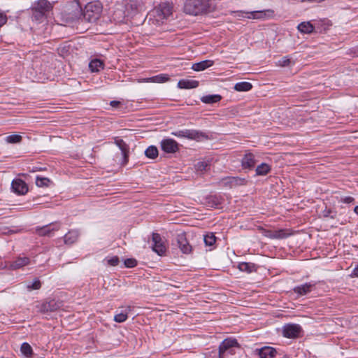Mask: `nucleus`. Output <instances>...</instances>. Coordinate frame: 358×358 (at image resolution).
Listing matches in <instances>:
<instances>
[{
	"label": "nucleus",
	"mask_w": 358,
	"mask_h": 358,
	"mask_svg": "<svg viewBox=\"0 0 358 358\" xmlns=\"http://www.w3.org/2000/svg\"><path fill=\"white\" fill-rule=\"evenodd\" d=\"M158 149L155 145H150L145 150V156L150 159H155L158 156Z\"/></svg>",
	"instance_id": "29"
},
{
	"label": "nucleus",
	"mask_w": 358,
	"mask_h": 358,
	"mask_svg": "<svg viewBox=\"0 0 358 358\" xmlns=\"http://www.w3.org/2000/svg\"><path fill=\"white\" fill-rule=\"evenodd\" d=\"M271 171V166L266 163H262L255 169L257 176H266Z\"/></svg>",
	"instance_id": "26"
},
{
	"label": "nucleus",
	"mask_w": 358,
	"mask_h": 358,
	"mask_svg": "<svg viewBox=\"0 0 358 358\" xmlns=\"http://www.w3.org/2000/svg\"><path fill=\"white\" fill-rule=\"evenodd\" d=\"M264 235L266 237L273 239H282L288 236V234L284 229H280L276 231L265 230Z\"/></svg>",
	"instance_id": "18"
},
{
	"label": "nucleus",
	"mask_w": 358,
	"mask_h": 358,
	"mask_svg": "<svg viewBox=\"0 0 358 358\" xmlns=\"http://www.w3.org/2000/svg\"><path fill=\"white\" fill-rule=\"evenodd\" d=\"M52 8L50 3L47 0H38L31 8L32 20L41 22Z\"/></svg>",
	"instance_id": "3"
},
{
	"label": "nucleus",
	"mask_w": 358,
	"mask_h": 358,
	"mask_svg": "<svg viewBox=\"0 0 358 358\" xmlns=\"http://www.w3.org/2000/svg\"><path fill=\"white\" fill-rule=\"evenodd\" d=\"M120 262L119 257L117 256H114L110 259H108V264L112 266H117Z\"/></svg>",
	"instance_id": "42"
},
{
	"label": "nucleus",
	"mask_w": 358,
	"mask_h": 358,
	"mask_svg": "<svg viewBox=\"0 0 358 358\" xmlns=\"http://www.w3.org/2000/svg\"><path fill=\"white\" fill-rule=\"evenodd\" d=\"M238 268L241 271L250 273L257 271V266L251 262H241L238 264Z\"/></svg>",
	"instance_id": "21"
},
{
	"label": "nucleus",
	"mask_w": 358,
	"mask_h": 358,
	"mask_svg": "<svg viewBox=\"0 0 358 358\" xmlns=\"http://www.w3.org/2000/svg\"><path fill=\"white\" fill-rule=\"evenodd\" d=\"M199 81L195 80L181 79L178 83L180 89H194L199 86Z\"/></svg>",
	"instance_id": "19"
},
{
	"label": "nucleus",
	"mask_w": 358,
	"mask_h": 358,
	"mask_svg": "<svg viewBox=\"0 0 358 358\" xmlns=\"http://www.w3.org/2000/svg\"><path fill=\"white\" fill-rule=\"evenodd\" d=\"M154 13L159 20L166 19L172 14V6L168 2L161 3L155 8Z\"/></svg>",
	"instance_id": "6"
},
{
	"label": "nucleus",
	"mask_w": 358,
	"mask_h": 358,
	"mask_svg": "<svg viewBox=\"0 0 358 358\" xmlns=\"http://www.w3.org/2000/svg\"><path fill=\"white\" fill-rule=\"evenodd\" d=\"M261 13H261V12H259V11H255V12H252V13H251V15H252V17H253V18H258V17H259L258 15H259V14H261Z\"/></svg>",
	"instance_id": "46"
},
{
	"label": "nucleus",
	"mask_w": 358,
	"mask_h": 358,
	"mask_svg": "<svg viewBox=\"0 0 358 358\" xmlns=\"http://www.w3.org/2000/svg\"><path fill=\"white\" fill-rule=\"evenodd\" d=\"M169 76L166 74H160L156 76H153L150 78V80H152V82L158 83H162L169 80Z\"/></svg>",
	"instance_id": "36"
},
{
	"label": "nucleus",
	"mask_w": 358,
	"mask_h": 358,
	"mask_svg": "<svg viewBox=\"0 0 358 358\" xmlns=\"http://www.w3.org/2000/svg\"><path fill=\"white\" fill-rule=\"evenodd\" d=\"M60 229V224L58 222L49 224L42 227L36 229V234L40 236H51L53 233Z\"/></svg>",
	"instance_id": "8"
},
{
	"label": "nucleus",
	"mask_w": 358,
	"mask_h": 358,
	"mask_svg": "<svg viewBox=\"0 0 358 358\" xmlns=\"http://www.w3.org/2000/svg\"><path fill=\"white\" fill-rule=\"evenodd\" d=\"M322 215L324 217H329L331 219H334L336 217L337 213H336V211H335L331 208H327L326 207L325 209L322 211Z\"/></svg>",
	"instance_id": "37"
},
{
	"label": "nucleus",
	"mask_w": 358,
	"mask_h": 358,
	"mask_svg": "<svg viewBox=\"0 0 358 358\" xmlns=\"http://www.w3.org/2000/svg\"><path fill=\"white\" fill-rule=\"evenodd\" d=\"M80 236V231L78 229H71L66 233L64 236V241L65 244L72 245L76 243Z\"/></svg>",
	"instance_id": "17"
},
{
	"label": "nucleus",
	"mask_w": 358,
	"mask_h": 358,
	"mask_svg": "<svg viewBox=\"0 0 358 358\" xmlns=\"http://www.w3.org/2000/svg\"><path fill=\"white\" fill-rule=\"evenodd\" d=\"M214 9L211 0H187L184 5L185 13L192 15L210 13Z\"/></svg>",
	"instance_id": "1"
},
{
	"label": "nucleus",
	"mask_w": 358,
	"mask_h": 358,
	"mask_svg": "<svg viewBox=\"0 0 358 358\" xmlns=\"http://www.w3.org/2000/svg\"><path fill=\"white\" fill-rule=\"evenodd\" d=\"M214 62L212 60H203L200 62L194 64L192 66V69L195 71H201L212 66Z\"/></svg>",
	"instance_id": "22"
},
{
	"label": "nucleus",
	"mask_w": 358,
	"mask_h": 358,
	"mask_svg": "<svg viewBox=\"0 0 358 358\" xmlns=\"http://www.w3.org/2000/svg\"><path fill=\"white\" fill-rule=\"evenodd\" d=\"M248 180L241 177H224L222 178L219 184L229 188H234L239 186L246 185Z\"/></svg>",
	"instance_id": "4"
},
{
	"label": "nucleus",
	"mask_w": 358,
	"mask_h": 358,
	"mask_svg": "<svg viewBox=\"0 0 358 358\" xmlns=\"http://www.w3.org/2000/svg\"><path fill=\"white\" fill-rule=\"evenodd\" d=\"M59 308V306L57 304V303L54 301H50L49 302H47L45 303H43L42 306V308L43 311H54L57 310Z\"/></svg>",
	"instance_id": "32"
},
{
	"label": "nucleus",
	"mask_w": 358,
	"mask_h": 358,
	"mask_svg": "<svg viewBox=\"0 0 358 358\" xmlns=\"http://www.w3.org/2000/svg\"><path fill=\"white\" fill-rule=\"evenodd\" d=\"M298 30L303 34H311L315 27L310 22H302L297 26Z\"/></svg>",
	"instance_id": "24"
},
{
	"label": "nucleus",
	"mask_w": 358,
	"mask_h": 358,
	"mask_svg": "<svg viewBox=\"0 0 358 358\" xmlns=\"http://www.w3.org/2000/svg\"><path fill=\"white\" fill-rule=\"evenodd\" d=\"M255 353L259 358H274L278 352L275 348L271 346H264L255 350Z\"/></svg>",
	"instance_id": "14"
},
{
	"label": "nucleus",
	"mask_w": 358,
	"mask_h": 358,
	"mask_svg": "<svg viewBox=\"0 0 358 358\" xmlns=\"http://www.w3.org/2000/svg\"><path fill=\"white\" fill-rule=\"evenodd\" d=\"M152 250L159 256L163 255L166 252V248L164 245L161 236L157 233H152Z\"/></svg>",
	"instance_id": "9"
},
{
	"label": "nucleus",
	"mask_w": 358,
	"mask_h": 358,
	"mask_svg": "<svg viewBox=\"0 0 358 358\" xmlns=\"http://www.w3.org/2000/svg\"><path fill=\"white\" fill-rule=\"evenodd\" d=\"M208 164L206 162H199L196 164V169L198 171H203L206 169Z\"/></svg>",
	"instance_id": "41"
},
{
	"label": "nucleus",
	"mask_w": 358,
	"mask_h": 358,
	"mask_svg": "<svg viewBox=\"0 0 358 358\" xmlns=\"http://www.w3.org/2000/svg\"><path fill=\"white\" fill-rule=\"evenodd\" d=\"M41 170H43V169L41 167L33 166L31 170H30L29 171L30 172H36V171H41Z\"/></svg>",
	"instance_id": "48"
},
{
	"label": "nucleus",
	"mask_w": 358,
	"mask_h": 358,
	"mask_svg": "<svg viewBox=\"0 0 358 358\" xmlns=\"http://www.w3.org/2000/svg\"><path fill=\"white\" fill-rule=\"evenodd\" d=\"M238 343L236 339L227 338L224 339L219 346V357L224 358L225 353L229 352L232 354V348L238 346Z\"/></svg>",
	"instance_id": "7"
},
{
	"label": "nucleus",
	"mask_w": 358,
	"mask_h": 358,
	"mask_svg": "<svg viewBox=\"0 0 358 358\" xmlns=\"http://www.w3.org/2000/svg\"><path fill=\"white\" fill-rule=\"evenodd\" d=\"M50 182V180L48 178L41 177L39 176L36 178V185L39 187H48Z\"/></svg>",
	"instance_id": "31"
},
{
	"label": "nucleus",
	"mask_w": 358,
	"mask_h": 358,
	"mask_svg": "<svg viewBox=\"0 0 358 358\" xmlns=\"http://www.w3.org/2000/svg\"><path fill=\"white\" fill-rule=\"evenodd\" d=\"M22 137L19 134H12L6 137V142L8 143H19L22 141Z\"/></svg>",
	"instance_id": "34"
},
{
	"label": "nucleus",
	"mask_w": 358,
	"mask_h": 358,
	"mask_svg": "<svg viewBox=\"0 0 358 358\" xmlns=\"http://www.w3.org/2000/svg\"><path fill=\"white\" fill-rule=\"evenodd\" d=\"M252 88V85L249 82L237 83L234 86V90L238 92H248Z\"/></svg>",
	"instance_id": "28"
},
{
	"label": "nucleus",
	"mask_w": 358,
	"mask_h": 358,
	"mask_svg": "<svg viewBox=\"0 0 358 358\" xmlns=\"http://www.w3.org/2000/svg\"><path fill=\"white\" fill-rule=\"evenodd\" d=\"M354 212L358 215V206H355L354 208Z\"/></svg>",
	"instance_id": "52"
},
{
	"label": "nucleus",
	"mask_w": 358,
	"mask_h": 358,
	"mask_svg": "<svg viewBox=\"0 0 358 358\" xmlns=\"http://www.w3.org/2000/svg\"><path fill=\"white\" fill-rule=\"evenodd\" d=\"M110 104L113 107H116V106H117L120 104V101H111Z\"/></svg>",
	"instance_id": "47"
},
{
	"label": "nucleus",
	"mask_w": 358,
	"mask_h": 358,
	"mask_svg": "<svg viewBox=\"0 0 358 358\" xmlns=\"http://www.w3.org/2000/svg\"><path fill=\"white\" fill-rule=\"evenodd\" d=\"M29 258L27 257H18L13 262L10 266L12 269H17L29 264Z\"/></svg>",
	"instance_id": "23"
},
{
	"label": "nucleus",
	"mask_w": 358,
	"mask_h": 358,
	"mask_svg": "<svg viewBox=\"0 0 358 358\" xmlns=\"http://www.w3.org/2000/svg\"><path fill=\"white\" fill-rule=\"evenodd\" d=\"M222 98V96L220 94H209L203 96L201 98V101L206 104H213L219 102Z\"/></svg>",
	"instance_id": "25"
},
{
	"label": "nucleus",
	"mask_w": 358,
	"mask_h": 358,
	"mask_svg": "<svg viewBox=\"0 0 358 358\" xmlns=\"http://www.w3.org/2000/svg\"><path fill=\"white\" fill-rule=\"evenodd\" d=\"M161 148L166 153H175L178 150V143L172 138H166L161 141Z\"/></svg>",
	"instance_id": "11"
},
{
	"label": "nucleus",
	"mask_w": 358,
	"mask_h": 358,
	"mask_svg": "<svg viewBox=\"0 0 358 358\" xmlns=\"http://www.w3.org/2000/svg\"><path fill=\"white\" fill-rule=\"evenodd\" d=\"M301 327L298 324H287L282 327V335L288 338H295L300 336Z\"/></svg>",
	"instance_id": "5"
},
{
	"label": "nucleus",
	"mask_w": 358,
	"mask_h": 358,
	"mask_svg": "<svg viewBox=\"0 0 358 358\" xmlns=\"http://www.w3.org/2000/svg\"><path fill=\"white\" fill-rule=\"evenodd\" d=\"M318 2L317 0H301V2Z\"/></svg>",
	"instance_id": "51"
},
{
	"label": "nucleus",
	"mask_w": 358,
	"mask_h": 358,
	"mask_svg": "<svg viewBox=\"0 0 358 358\" xmlns=\"http://www.w3.org/2000/svg\"><path fill=\"white\" fill-rule=\"evenodd\" d=\"M339 201L341 203L350 204L355 201V199L352 196H345V197L341 198Z\"/></svg>",
	"instance_id": "43"
},
{
	"label": "nucleus",
	"mask_w": 358,
	"mask_h": 358,
	"mask_svg": "<svg viewBox=\"0 0 358 358\" xmlns=\"http://www.w3.org/2000/svg\"><path fill=\"white\" fill-rule=\"evenodd\" d=\"M172 134L177 137H183L194 140L198 139L201 136H204L201 132L193 129L180 130L176 132H173Z\"/></svg>",
	"instance_id": "10"
},
{
	"label": "nucleus",
	"mask_w": 358,
	"mask_h": 358,
	"mask_svg": "<svg viewBox=\"0 0 358 358\" xmlns=\"http://www.w3.org/2000/svg\"><path fill=\"white\" fill-rule=\"evenodd\" d=\"M8 18L5 13L0 11V28L7 22Z\"/></svg>",
	"instance_id": "44"
},
{
	"label": "nucleus",
	"mask_w": 358,
	"mask_h": 358,
	"mask_svg": "<svg viewBox=\"0 0 358 358\" xmlns=\"http://www.w3.org/2000/svg\"><path fill=\"white\" fill-rule=\"evenodd\" d=\"M352 275H354L355 277H358V266L354 268L353 272H352Z\"/></svg>",
	"instance_id": "49"
},
{
	"label": "nucleus",
	"mask_w": 358,
	"mask_h": 358,
	"mask_svg": "<svg viewBox=\"0 0 358 358\" xmlns=\"http://www.w3.org/2000/svg\"><path fill=\"white\" fill-rule=\"evenodd\" d=\"M115 143L122 152L123 156L122 165H125L129 161V146L122 139H116Z\"/></svg>",
	"instance_id": "16"
},
{
	"label": "nucleus",
	"mask_w": 358,
	"mask_h": 358,
	"mask_svg": "<svg viewBox=\"0 0 358 358\" xmlns=\"http://www.w3.org/2000/svg\"><path fill=\"white\" fill-rule=\"evenodd\" d=\"M130 310H131V306H127L124 313H120L116 314L114 316V320L116 322H119V323L126 321L128 317L127 313Z\"/></svg>",
	"instance_id": "30"
},
{
	"label": "nucleus",
	"mask_w": 358,
	"mask_h": 358,
	"mask_svg": "<svg viewBox=\"0 0 358 358\" xmlns=\"http://www.w3.org/2000/svg\"><path fill=\"white\" fill-rule=\"evenodd\" d=\"M291 63L294 64V62H292L291 61V59L289 58V57L285 56V57H283L282 58H281L278 62V66H281V67H285V66H288Z\"/></svg>",
	"instance_id": "38"
},
{
	"label": "nucleus",
	"mask_w": 358,
	"mask_h": 358,
	"mask_svg": "<svg viewBox=\"0 0 358 358\" xmlns=\"http://www.w3.org/2000/svg\"><path fill=\"white\" fill-rule=\"evenodd\" d=\"M66 46H64V47H59L58 48V52H59V54L63 57H64V54L68 52V50H66Z\"/></svg>",
	"instance_id": "45"
},
{
	"label": "nucleus",
	"mask_w": 358,
	"mask_h": 358,
	"mask_svg": "<svg viewBox=\"0 0 358 358\" xmlns=\"http://www.w3.org/2000/svg\"><path fill=\"white\" fill-rule=\"evenodd\" d=\"M143 3L141 2V3H138L136 5V9L137 10H141L143 8Z\"/></svg>",
	"instance_id": "50"
},
{
	"label": "nucleus",
	"mask_w": 358,
	"mask_h": 358,
	"mask_svg": "<svg viewBox=\"0 0 358 358\" xmlns=\"http://www.w3.org/2000/svg\"><path fill=\"white\" fill-rule=\"evenodd\" d=\"M315 286L314 283L311 282H307L303 285H301L299 286H296L294 288V292L299 295L303 296L306 295L308 293L310 292L312 290V288Z\"/></svg>",
	"instance_id": "20"
},
{
	"label": "nucleus",
	"mask_w": 358,
	"mask_h": 358,
	"mask_svg": "<svg viewBox=\"0 0 358 358\" xmlns=\"http://www.w3.org/2000/svg\"><path fill=\"white\" fill-rule=\"evenodd\" d=\"M103 62L98 59H92L90 64L89 67L92 72H98L100 69H103Z\"/></svg>",
	"instance_id": "27"
},
{
	"label": "nucleus",
	"mask_w": 358,
	"mask_h": 358,
	"mask_svg": "<svg viewBox=\"0 0 358 358\" xmlns=\"http://www.w3.org/2000/svg\"><path fill=\"white\" fill-rule=\"evenodd\" d=\"M176 241L180 250L185 254H189L192 251V246L189 245L185 233L177 235Z\"/></svg>",
	"instance_id": "13"
},
{
	"label": "nucleus",
	"mask_w": 358,
	"mask_h": 358,
	"mask_svg": "<svg viewBox=\"0 0 358 358\" xmlns=\"http://www.w3.org/2000/svg\"><path fill=\"white\" fill-rule=\"evenodd\" d=\"M102 5L99 1L88 3L83 12V19L88 22H95L102 13Z\"/></svg>",
	"instance_id": "2"
},
{
	"label": "nucleus",
	"mask_w": 358,
	"mask_h": 358,
	"mask_svg": "<svg viewBox=\"0 0 358 358\" xmlns=\"http://www.w3.org/2000/svg\"><path fill=\"white\" fill-rule=\"evenodd\" d=\"M137 265V261L133 258H129L125 259L124 266L127 268H134Z\"/></svg>",
	"instance_id": "40"
},
{
	"label": "nucleus",
	"mask_w": 358,
	"mask_h": 358,
	"mask_svg": "<svg viewBox=\"0 0 358 358\" xmlns=\"http://www.w3.org/2000/svg\"><path fill=\"white\" fill-rule=\"evenodd\" d=\"M11 188L15 193L19 195H24L28 192L27 183L20 178L14 179L12 181Z\"/></svg>",
	"instance_id": "12"
},
{
	"label": "nucleus",
	"mask_w": 358,
	"mask_h": 358,
	"mask_svg": "<svg viewBox=\"0 0 358 358\" xmlns=\"http://www.w3.org/2000/svg\"><path fill=\"white\" fill-rule=\"evenodd\" d=\"M20 350L22 353L27 357H30L33 354L32 348L28 343H23L21 345Z\"/></svg>",
	"instance_id": "33"
},
{
	"label": "nucleus",
	"mask_w": 358,
	"mask_h": 358,
	"mask_svg": "<svg viewBox=\"0 0 358 358\" xmlns=\"http://www.w3.org/2000/svg\"><path fill=\"white\" fill-rule=\"evenodd\" d=\"M203 241L207 246H213L216 241V237L213 233L207 234L203 237Z\"/></svg>",
	"instance_id": "35"
},
{
	"label": "nucleus",
	"mask_w": 358,
	"mask_h": 358,
	"mask_svg": "<svg viewBox=\"0 0 358 358\" xmlns=\"http://www.w3.org/2000/svg\"><path fill=\"white\" fill-rule=\"evenodd\" d=\"M256 159L252 152H246L241 159V166L243 169H252L256 165Z\"/></svg>",
	"instance_id": "15"
},
{
	"label": "nucleus",
	"mask_w": 358,
	"mask_h": 358,
	"mask_svg": "<svg viewBox=\"0 0 358 358\" xmlns=\"http://www.w3.org/2000/svg\"><path fill=\"white\" fill-rule=\"evenodd\" d=\"M41 287V282L38 279H35L34 281L27 286L29 290L39 289Z\"/></svg>",
	"instance_id": "39"
}]
</instances>
